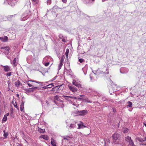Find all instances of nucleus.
<instances>
[{
	"mask_svg": "<svg viewBox=\"0 0 146 146\" xmlns=\"http://www.w3.org/2000/svg\"><path fill=\"white\" fill-rule=\"evenodd\" d=\"M12 72H9L7 73L6 75L7 76H10L11 75Z\"/></svg>",
	"mask_w": 146,
	"mask_h": 146,
	"instance_id": "c9c22d12",
	"label": "nucleus"
},
{
	"mask_svg": "<svg viewBox=\"0 0 146 146\" xmlns=\"http://www.w3.org/2000/svg\"><path fill=\"white\" fill-rule=\"evenodd\" d=\"M5 46H1L0 47V49H2L3 50H5Z\"/></svg>",
	"mask_w": 146,
	"mask_h": 146,
	"instance_id": "c03bdc74",
	"label": "nucleus"
},
{
	"mask_svg": "<svg viewBox=\"0 0 146 146\" xmlns=\"http://www.w3.org/2000/svg\"><path fill=\"white\" fill-rule=\"evenodd\" d=\"M118 137H113V142L115 144L117 143V142H116V141L118 140Z\"/></svg>",
	"mask_w": 146,
	"mask_h": 146,
	"instance_id": "a878e982",
	"label": "nucleus"
},
{
	"mask_svg": "<svg viewBox=\"0 0 146 146\" xmlns=\"http://www.w3.org/2000/svg\"><path fill=\"white\" fill-rule=\"evenodd\" d=\"M144 125L146 127V123H144Z\"/></svg>",
	"mask_w": 146,
	"mask_h": 146,
	"instance_id": "774afa93",
	"label": "nucleus"
},
{
	"mask_svg": "<svg viewBox=\"0 0 146 146\" xmlns=\"http://www.w3.org/2000/svg\"><path fill=\"white\" fill-rule=\"evenodd\" d=\"M51 143L53 146H56V141L52 138L51 141Z\"/></svg>",
	"mask_w": 146,
	"mask_h": 146,
	"instance_id": "6ab92c4d",
	"label": "nucleus"
},
{
	"mask_svg": "<svg viewBox=\"0 0 146 146\" xmlns=\"http://www.w3.org/2000/svg\"><path fill=\"white\" fill-rule=\"evenodd\" d=\"M27 5H29V6L30 7H31V3L30 2H29L28 3H27Z\"/></svg>",
	"mask_w": 146,
	"mask_h": 146,
	"instance_id": "09e8293b",
	"label": "nucleus"
},
{
	"mask_svg": "<svg viewBox=\"0 0 146 146\" xmlns=\"http://www.w3.org/2000/svg\"><path fill=\"white\" fill-rule=\"evenodd\" d=\"M32 88H33V91H34L35 90H36L37 88V87H33Z\"/></svg>",
	"mask_w": 146,
	"mask_h": 146,
	"instance_id": "79ce46f5",
	"label": "nucleus"
},
{
	"mask_svg": "<svg viewBox=\"0 0 146 146\" xmlns=\"http://www.w3.org/2000/svg\"><path fill=\"white\" fill-rule=\"evenodd\" d=\"M13 101L12 102V103L13 104V105L14 106V107H15L16 108H17V109H19V108H18L16 102H15V103L16 104H15L14 103H13Z\"/></svg>",
	"mask_w": 146,
	"mask_h": 146,
	"instance_id": "72a5a7b5",
	"label": "nucleus"
},
{
	"mask_svg": "<svg viewBox=\"0 0 146 146\" xmlns=\"http://www.w3.org/2000/svg\"><path fill=\"white\" fill-rule=\"evenodd\" d=\"M93 73L95 74L96 75L97 74V72H94L93 71Z\"/></svg>",
	"mask_w": 146,
	"mask_h": 146,
	"instance_id": "4d7b16f0",
	"label": "nucleus"
},
{
	"mask_svg": "<svg viewBox=\"0 0 146 146\" xmlns=\"http://www.w3.org/2000/svg\"><path fill=\"white\" fill-rule=\"evenodd\" d=\"M124 69V68H121V69H120V72H121V73H125L124 72H121V70H123V69Z\"/></svg>",
	"mask_w": 146,
	"mask_h": 146,
	"instance_id": "de8ad7c7",
	"label": "nucleus"
},
{
	"mask_svg": "<svg viewBox=\"0 0 146 146\" xmlns=\"http://www.w3.org/2000/svg\"><path fill=\"white\" fill-rule=\"evenodd\" d=\"M125 140L127 142L129 143V146H136L134 145L131 137H125Z\"/></svg>",
	"mask_w": 146,
	"mask_h": 146,
	"instance_id": "423d86ee",
	"label": "nucleus"
},
{
	"mask_svg": "<svg viewBox=\"0 0 146 146\" xmlns=\"http://www.w3.org/2000/svg\"><path fill=\"white\" fill-rule=\"evenodd\" d=\"M3 67H4V70L5 72L10 71L12 70L11 69V67L8 66H4Z\"/></svg>",
	"mask_w": 146,
	"mask_h": 146,
	"instance_id": "9d476101",
	"label": "nucleus"
},
{
	"mask_svg": "<svg viewBox=\"0 0 146 146\" xmlns=\"http://www.w3.org/2000/svg\"><path fill=\"white\" fill-rule=\"evenodd\" d=\"M56 76L54 77L52 79L50 80V81L52 82V81H53L55 80L56 78Z\"/></svg>",
	"mask_w": 146,
	"mask_h": 146,
	"instance_id": "49530a36",
	"label": "nucleus"
},
{
	"mask_svg": "<svg viewBox=\"0 0 146 146\" xmlns=\"http://www.w3.org/2000/svg\"><path fill=\"white\" fill-rule=\"evenodd\" d=\"M51 3V0H48L47 1V3L48 5H49Z\"/></svg>",
	"mask_w": 146,
	"mask_h": 146,
	"instance_id": "ea45409f",
	"label": "nucleus"
},
{
	"mask_svg": "<svg viewBox=\"0 0 146 146\" xmlns=\"http://www.w3.org/2000/svg\"><path fill=\"white\" fill-rule=\"evenodd\" d=\"M62 65H63V64L62 63V61H60V64L59 65V67H58V69L59 70H60L61 68V67L62 66Z\"/></svg>",
	"mask_w": 146,
	"mask_h": 146,
	"instance_id": "cd10ccee",
	"label": "nucleus"
},
{
	"mask_svg": "<svg viewBox=\"0 0 146 146\" xmlns=\"http://www.w3.org/2000/svg\"><path fill=\"white\" fill-rule=\"evenodd\" d=\"M21 82L18 80L17 81L15 82V84L17 87H18L19 86V85L21 84Z\"/></svg>",
	"mask_w": 146,
	"mask_h": 146,
	"instance_id": "412c9836",
	"label": "nucleus"
},
{
	"mask_svg": "<svg viewBox=\"0 0 146 146\" xmlns=\"http://www.w3.org/2000/svg\"><path fill=\"white\" fill-rule=\"evenodd\" d=\"M119 134L117 133H115L114 134H113L112 135V137H119Z\"/></svg>",
	"mask_w": 146,
	"mask_h": 146,
	"instance_id": "c756f323",
	"label": "nucleus"
},
{
	"mask_svg": "<svg viewBox=\"0 0 146 146\" xmlns=\"http://www.w3.org/2000/svg\"><path fill=\"white\" fill-rule=\"evenodd\" d=\"M59 37L60 38H62L63 37V36L62 35H60L59 36Z\"/></svg>",
	"mask_w": 146,
	"mask_h": 146,
	"instance_id": "603ef678",
	"label": "nucleus"
},
{
	"mask_svg": "<svg viewBox=\"0 0 146 146\" xmlns=\"http://www.w3.org/2000/svg\"><path fill=\"white\" fill-rule=\"evenodd\" d=\"M87 102L89 103H91L92 102L90 100H87Z\"/></svg>",
	"mask_w": 146,
	"mask_h": 146,
	"instance_id": "6e6d98bb",
	"label": "nucleus"
},
{
	"mask_svg": "<svg viewBox=\"0 0 146 146\" xmlns=\"http://www.w3.org/2000/svg\"><path fill=\"white\" fill-rule=\"evenodd\" d=\"M127 107H129L131 108L132 106V103L130 101H128L127 102Z\"/></svg>",
	"mask_w": 146,
	"mask_h": 146,
	"instance_id": "4be33fe9",
	"label": "nucleus"
},
{
	"mask_svg": "<svg viewBox=\"0 0 146 146\" xmlns=\"http://www.w3.org/2000/svg\"><path fill=\"white\" fill-rule=\"evenodd\" d=\"M79 61L80 63H82L84 61V60L83 58H80L79 59Z\"/></svg>",
	"mask_w": 146,
	"mask_h": 146,
	"instance_id": "f704fd0d",
	"label": "nucleus"
},
{
	"mask_svg": "<svg viewBox=\"0 0 146 146\" xmlns=\"http://www.w3.org/2000/svg\"><path fill=\"white\" fill-rule=\"evenodd\" d=\"M63 86V88L64 87V86L63 85H60L58 86H56L53 88H52V91L54 92H59V89L61 90V87H62V86Z\"/></svg>",
	"mask_w": 146,
	"mask_h": 146,
	"instance_id": "39448f33",
	"label": "nucleus"
},
{
	"mask_svg": "<svg viewBox=\"0 0 146 146\" xmlns=\"http://www.w3.org/2000/svg\"><path fill=\"white\" fill-rule=\"evenodd\" d=\"M4 3H7L9 5L11 6H14L17 3L16 0H5Z\"/></svg>",
	"mask_w": 146,
	"mask_h": 146,
	"instance_id": "f03ea898",
	"label": "nucleus"
},
{
	"mask_svg": "<svg viewBox=\"0 0 146 146\" xmlns=\"http://www.w3.org/2000/svg\"><path fill=\"white\" fill-rule=\"evenodd\" d=\"M9 115V113H7L5 115H6V116L7 117V116H8Z\"/></svg>",
	"mask_w": 146,
	"mask_h": 146,
	"instance_id": "5fc2aeb1",
	"label": "nucleus"
},
{
	"mask_svg": "<svg viewBox=\"0 0 146 146\" xmlns=\"http://www.w3.org/2000/svg\"><path fill=\"white\" fill-rule=\"evenodd\" d=\"M80 97H78V98L80 100H88V98H85V96L84 95H80Z\"/></svg>",
	"mask_w": 146,
	"mask_h": 146,
	"instance_id": "4468645a",
	"label": "nucleus"
},
{
	"mask_svg": "<svg viewBox=\"0 0 146 146\" xmlns=\"http://www.w3.org/2000/svg\"><path fill=\"white\" fill-rule=\"evenodd\" d=\"M70 90L73 92H75L77 91V89L72 85H68V86Z\"/></svg>",
	"mask_w": 146,
	"mask_h": 146,
	"instance_id": "0eeeda50",
	"label": "nucleus"
},
{
	"mask_svg": "<svg viewBox=\"0 0 146 146\" xmlns=\"http://www.w3.org/2000/svg\"><path fill=\"white\" fill-rule=\"evenodd\" d=\"M9 46H7L5 47V50H3L2 51L4 52L5 54H8L9 52Z\"/></svg>",
	"mask_w": 146,
	"mask_h": 146,
	"instance_id": "f8f14e48",
	"label": "nucleus"
},
{
	"mask_svg": "<svg viewBox=\"0 0 146 146\" xmlns=\"http://www.w3.org/2000/svg\"><path fill=\"white\" fill-rule=\"evenodd\" d=\"M38 131L40 132V133H44L45 132V129H42L41 128H40L38 127Z\"/></svg>",
	"mask_w": 146,
	"mask_h": 146,
	"instance_id": "aec40b11",
	"label": "nucleus"
},
{
	"mask_svg": "<svg viewBox=\"0 0 146 146\" xmlns=\"http://www.w3.org/2000/svg\"><path fill=\"white\" fill-rule=\"evenodd\" d=\"M24 103L25 102L23 101H22V102L21 103V104L20 105V110L21 111H23L24 110Z\"/></svg>",
	"mask_w": 146,
	"mask_h": 146,
	"instance_id": "f3484780",
	"label": "nucleus"
},
{
	"mask_svg": "<svg viewBox=\"0 0 146 146\" xmlns=\"http://www.w3.org/2000/svg\"><path fill=\"white\" fill-rule=\"evenodd\" d=\"M87 113V110H83L76 111V113L79 115H84L86 114Z\"/></svg>",
	"mask_w": 146,
	"mask_h": 146,
	"instance_id": "20e7f679",
	"label": "nucleus"
},
{
	"mask_svg": "<svg viewBox=\"0 0 146 146\" xmlns=\"http://www.w3.org/2000/svg\"><path fill=\"white\" fill-rule=\"evenodd\" d=\"M129 130L127 128L125 129L124 130V133H125L127 132Z\"/></svg>",
	"mask_w": 146,
	"mask_h": 146,
	"instance_id": "58836bf2",
	"label": "nucleus"
},
{
	"mask_svg": "<svg viewBox=\"0 0 146 146\" xmlns=\"http://www.w3.org/2000/svg\"><path fill=\"white\" fill-rule=\"evenodd\" d=\"M62 1L63 3H66L67 2V0H62Z\"/></svg>",
	"mask_w": 146,
	"mask_h": 146,
	"instance_id": "8fccbe9b",
	"label": "nucleus"
},
{
	"mask_svg": "<svg viewBox=\"0 0 146 146\" xmlns=\"http://www.w3.org/2000/svg\"><path fill=\"white\" fill-rule=\"evenodd\" d=\"M54 100H57L58 101H59L60 100V99L59 98L58 96V95H56L54 96Z\"/></svg>",
	"mask_w": 146,
	"mask_h": 146,
	"instance_id": "b1692460",
	"label": "nucleus"
},
{
	"mask_svg": "<svg viewBox=\"0 0 146 146\" xmlns=\"http://www.w3.org/2000/svg\"><path fill=\"white\" fill-rule=\"evenodd\" d=\"M72 84L73 85L75 86L78 88L81 87L80 84L78 83L76 81L74 80H73L72 82Z\"/></svg>",
	"mask_w": 146,
	"mask_h": 146,
	"instance_id": "9b49d317",
	"label": "nucleus"
},
{
	"mask_svg": "<svg viewBox=\"0 0 146 146\" xmlns=\"http://www.w3.org/2000/svg\"><path fill=\"white\" fill-rule=\"evenodd\" d=\"M44 139L46 140H48V137H43Z\"/></svg>",
	"mask_w": 146,
	"mask_h": 146,
	"instance_id": "864d4df0",
	"label": "nucleus"
},
{
	"mask_svg": "<svg viewBox=\"0 0 146 146\" xmlns=\"http://www.w3.org/2000/svg\"><path fill=\"white\" fill-rule=\"evenodd\" d=\"M3 132L4 133L3 134L4 137H7L8 135V133L7 132H6L5 130L3 131Z\"/></svg>",
	"mask_w": 146,
	"mask_h": 146,
	"instance_id": "7c9ffc66",
	"label": "nucleus"
},
{
	"mask_svg": "<svg viewBox=\"0 0 146 146\" xmlns=\"http://www.w3.org/2000/svg\"><path fill=\"white\" fill-rule=\"evenodd\" d=\"M16 58H15L13 62V64L14 66H16L17 64V63L16 62Z\"/></svg>",
	"mask_w": 146,
	"mask_h": 146,
	"instance_id": "393cba45",
	"label": "nucleus"
},
{
	"mask_svg": "<svg viewBox=\"0 0 146 146\" xmlns=\"http://www.w3.org/2000/svg\"><path fill=\"white\" fill-rule=\"evenodd\" d=\"M43 88L44 89H45L47 88L46 87V86H44V87H43Z\"/></svg>",
	"mask_w": 146,
	"mask_h": 146,
	"instance_id": "13d9d810",
	"label": "nucleus"
},
{
	"mask_svg": "<svg viewBox=\"0 0 146 146\" xmlns=\"http://www.w3.org/2000/svg\"><path fill=\"white\" fill-rule=\"evenodd\" d=\"M111 86H112V87L113 88L112 89L113 90V92H114L116 91H117V89H115V87H116V86L114 84L113 85L112 84Z\"/></svg>",
	"mask_w": 146,
	"mask_h": 146,
	"instance_id": "bb28decb",
	"label": "nucleus"
},
{
	"mask_svg": "<svg viewBox=\"0 0 146 146\" xmlns=\"http://www.w3.org/2000/svg\"><path fill=\"white\" fill-rule=\"evenodd\" d=\"M136 140L141 142L142 145H146V137H137Z\"/></svg>",
	"mask_w": 146,
	"mask_h": 146,
	"instance_id": "7ed1b4c3",
	"label": "nucleus"
},
{
	"mask_svg": "<svg viewBox=\"0 0 146 146\" xmlns=\"http://www.w3.org/2000/svg\"><path fill=\"white\" fill-rule=\"evenodd\" d=\"M49 62H47L44 65L45 66H47L49 65Z\"/></svg>",
	"mask_w": 146,
	"mask_h": 146,
	"instance_id": "a19ab883",
	"label": "nucleus"
},
{
	"mask_svg": "<svg viewBox=\"0 0 146 146\" xmlns=\"http://www.w3.org/2000/svg\"><path fill=\"white\" fill-rule=\"evenodd\" d=\"M7 117L6 115H4V117L3 119V121H7Z\"/></svg>",
	"mask_w": 146,
	"mask_h": 146,
	"instance_id": "473e14b6",
	"label": "nucleus"
},
{
	"mask_svg": "<svg viewBox=\"0 0 146 146\" xmlns=\"http://www.w3.org/2000/svg\"><path fill=\"white\" fill-rule=\"evenodd\" d=\"M62 41L64 42H66V39H65V38H62Z\"/></svg>",
	"mask_w": 146,
	"mask_h": 146,
	"instance_id": "3c124183",
	"label": "nucleus"
},
{
	"mask_svg": "<svg viewBox=\"0 0 146 146\" xmlns=\"http://www.w3.org/2000/svg\"><path fill=\"white\" fill-rule=\"evenodd\" d=\"M93 75L92 74H91L90 75V77L91 80H93Z\"/></svg>",
	"mask_w": 146,
	"mask_h": 146,
	"instance_id": "e433bc0d",
	"label": "nucleus"
},
{
	"mask_svg": "<svg viewBox=\"0 0 146 146\" xmlns=\"http://www.w3.org/2000/svg\"><path fill=\"white\" fill-rule=\"evenodd\" d=\"M47 87V88H51L52 87V86L50 84L47 85L46 86Z\"/></svg>",
	"mask_w": 146,
	"mask_h": 146,
	"instance_id": "4c0bfd02",
	"label": "nucleus"
},
{
	"mask_svg": "<svg viewBox=\"0 0 146 146\" xmlns=\"http://www.w3.org/2000/svg\"><path fill=\"white\" fill-rule=\"evenodd\" d=\"M108 68H107L106 69V71H107V70H108Z\"/></svg>",
	"mask_w": 146,
	"mask_h": 146,
	"instance_id": "338daca9",
	"label": "nucleus"
},
{
	"mask_svg": "<svg viewBox=\"0 0 146 146\" xmlns=\"http://www.w3.org/2000/svg\"><path fill=\"white\" fill-rule=\"evenodd\" d=\"M29 17L28 15L27 14L24 13L21 16V20L23 21H25Z\"/></svg>",
	"mask_w": 146,
	"mask_h": 146,
	"instance_id": "1a4fd4ad",
	"label": "nucleus"
},
{
	"mask_svg": "<svg viewBox=\"0 0 146 146\" xmlns=\"http://www.w3.org/2000/svg\"><path fill=\"white\" fill-rule=\"evenodd\" d=\"M50 85H51L52 86V87L54 86L53 83H52L50 84Z\"/></svg>",
	"mask_w": 146,
	"mask_h": 146,
	"instance_id": "052dcab7",
	"label": "nucleus"
},
{
	"mask_svg": "<svg viewBox=\"0 0 146 146\" xmlns=\"http://www.w3.org/2000/svg\"><path fill=\"white\" fill-rule=\"evenodd\" d=\"M34 82L39 84H40L41 83V82H40L37 81H35L34 80H29L28 81V82L27 83V84L30 87L32 86V85L29 82Z\"/></svg>",
	"mask_w": 146,
	"mask_h": 146,
	"instance_id": "2eb2a0df",
	"label": "nucleus"
},
{
	"mask_svg": "<svg viewBox=\"0 0 146 146\" xmlns=\"http://www.w3.org/2000/svg\"><path fill=\"white\" fill-rule=\"evenodd\" d=\"M77 122L76 121H74L72 123L70 124V125L68 127L70 129H74L76 127Z\"/></svg>",
	"mask_w": 146,
	"mask_h": 146,
	"instance_id": "6e6552de",
	"label": "nucleus"
},
{
	"mask_svg": "<svg viewBox=\"0 0 146 146\" xmlns=\"http://www.w3.org/2000/svg\"><path fill=\"white\" fill-rule=\"evenodd\" d=\"M113 111L114 112H116V110L115 109V108H112Z\"/></svg>",
	"mask_w": 146,
	"mask_h": 146,
	"instance_id": "a18cd8bd",
	"label": "nucleus"
},
{
	"mask_svg": "<svg viewBox=\"0 0 146 146\" xmlns=\"http://www.w3.org/2000/svg\"><path fill=\"white\" fill-rule=\"evenodd\" d=\"M16 96L17 97H19V94H17L16 95Z\"/></svg>",
	"mask_w": 146,
	"mask_h": 146,
	"instance_id": "680f3d73",
	"label": "nucleus"
},
{
	"mask_svg": "<svg viewBox=\"0 0 146 146\" xmlns=\"http://www.w3.org/2000/svg\"><path fill=\"white\" fill-rule=\"evenodd\" d=\"M69 52V50L67 48L66 49V52H65V54L67 57L68 55Z\"/></svg>",
	"mask_w": 146,
	"mask_h": 146,
	"instance_id": "2f4dec72",
	"label": "nucleus"
},
{
	"mask_svg": "<svg viewBox=\"0 0 146 146\" xmlns=\"http://www.w3.org/2000/svg\"><path fill=\"white\" fill-rule=\"evenodd\" d=\"M77 125H78V129H80L81 128H83L84 127H86V126L82 124H77Z\"/></svg>",
	"mask_w": 146,
	"mask_h": 146,
	"instance_id": "a211bd4d",
	"label": "nucleus"
},
{
	"mask_svg": "<svg viewBox=\"0 0 146 146\" xmlns=\"http://www.w3.org/2000/svg\"><path fill=\"white\" fill-rule=\"evenodd\" d=\"M39 137H44V135H41V136H39Z\"/></svg>",
	"mask_w": 146,
	"mask_h": 146,
	"instance_id": "bf43d9fd",
	"label": "nucleus"
},
{
	"mask_svg": "<svg viewBox=\"0 0 146 146\" xmlns=\"http://www.w3.org/2000/svg\"><path fill=\"white\" fill-rule=\"evenodd\" d=\"M109 72H108H108L106 73V74H109Z\"/></svg>",
	"mask_w": 146,
	"mask_h": 146,
	"instance_id": "69168bd1",
	"label": "nucleus"
},
{
	"mask_svg": "<svg viewBox=\"0 0 146 146\" xmlns=\"http://www.w3.org/2000/svg\"><path fill=\"white\" fill-rule=\"evenodd\" d=\"M63 58H61L60 61H62V62H63Z\"/></svg>",
	"mask_w": 146,
	"mask_h": 146,
	"instance_id": "e2e57ef3",
	"label": "nucleus"
},
{
	"mask_svg": "<svg viewBox=\"0 0 146 146\" xmlns=\"http://www.w3.org/2000/svg\"><path fill=\"white\" fill-rule=\"evenodd\" d=\"M62 97L65 100L68 101L69 103L72 104L73 105L75 106V105L73 104V103L74 100L77 99V97L64 95H63Z\"/></svg>",
	"mask_w": 146,
	"mask_h": 146,
	"instance_id": "f257e3e1",
	"label": "nucleus"
},
{
	"mask_svg": "<svg viewBox=\"0 0 146 146\" xmlns=\"http://www.w3.org/2000/svg\"><path fill=\"white\" fill-rule=\"evenodd\" d=\"M65 72H66L67 75H71L72 73V72L70 69V70L65 69Z\"/></svg>",
	"mask_w": 146,
	"mask_h": 146,
	"instance_id": "dca6fc26",
	"label": "nucleus"
},
{
	"mask_svg": "<svg viewBox=\"0 0 146 146\" xmlns=\"http://www.w3.org/2000/svg\"><path fill=\"white\" fill-rule=\"evenodd\" d=\"M16 15V14H15L13 15H9V17L11 18L12 17H14Z\"/></svg>",
	"mask_w": 146,
	"mask_h": 146,
	"instance_id": "37998d69",
	"label": "nucleus"
},
{
	"mask_svg": "<svg viewBox=\"0 0 146 146\" xmlns=\"http://www.w3.org/2000/svg\"><path fill=\"white\" fill-rule=\"evenodd\" d=\"M64 139H68L66 138V137H64Z\"/></svg>",
	"mask_w": 146,
	"mask_h": 146,
	"instance_id": "0e129e2a",
	"label": "nucleus"
},
{
	"mask_svg": "<svg viewBox=\"0 0 146 146\" xmlns=\"http://www.w3.org/2000/svg\"><path fill=\"white\" fill-rule=\"evenodd\" d=\"M33 88H29V89H26V91L27 92H33Z\"/></svg>",
	"mask_w": 146,
	"mask_h": 146,
	"instance_id": "5701e85b",
	"label": "nucleus"
},
{
	"mask_svg": "<svg viewBox=\"0 0 146 146\" xmlns=\"http://www.w3.org/2000/svg\"><path fill=\"white\" fill-rule=\"evenodd\" d=\"M92 1H94V0H92ZM90 0H85V1L84 2L86 4H89V3H90Z\"/></svg>",
	"mask_w": 146,
	"mask_h": 146,
	"instance_id": "c85d7f7f",
	"label": "nucleus"
},
{
	"mask_svg": "<svg viewBox=\"0 0 146 146\" xmlns=\"http://www.w3.org/2000/svg\"><path fill=\"white\" fill-rule=\"evenodd\" d=\"M0 40L3 42H6L8 40V37L7 36H4L0 37Z\"/></svg>",
	"mask_w": 146,
	"mask_h": 146,
	"instance_id": "ddd939ff",
	"label": "nucleus"
}]
</instances>
